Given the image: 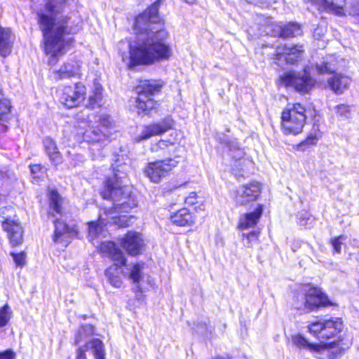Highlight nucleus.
<instances>
[{"mask_svg": "<svg viewBox=\"0 0 359 359\" xmlns=\"http://www.w3.org/2000/svg\"><path fill=\"white\" fill-rule=\"evenodd\" d=\"M151 25L133 24L135 39L129 44L130 69L168 60L172 55L168 32L165 29L151 28Z\"/></svg>", "mask_w": 359, "mask_h": 359, "instance_id": "1", "label": "nucleus"}, {"mask_svg": "<svg viewBox=\"0 0 359 359\" xmlns=\"http://www.w3.org/2000/svg\"><path fill=\"white\" fill-rule=\"evenodd\" d=\"M130 158L122 148L119 149L118 152L115 151L111 163L113 174L106 177L100 191L103 199L112 201L115 208L123 212H128L137 205L130 188L123 185V180L130 170Z\"/></svg>", "mask_w": 359, "mask_h": 359, "instance_id": "2", "label": "nucleus"}, {"mask_svg": "<svg viewBox=\"0 0 359 359\" xmlns=\"http://www.w3.org/2000/svg\"><path fill=\"white\" fill-rule=\"evenodd\" d=\"M46 54L56 57L67 53L75 43L73 35L77 33V25L40 24Z\"/></svg>", "mask_w": 359, "mask_h": 359, "instance_id": "3", "label": "nucleus"}, {"mask_svg": "<svg viewBox=\"0 0 359 359\" xmlns=\"http://www.w3.org/2000/svg\"><path fill=\"white\" fill-rule=\"evenodd\" d=\"M100 250L114 262V264L104 271L108 282L114 287H121L123 282L120 275L123 273L122 267L127 263L124 253L113 241L102 242L100 245Z\"/></svg>", "mask_w": 359, "mask_h": 359, "instance_id": "4", "label": "nucleus"}, {"mask_svg": "<svg viewBox=\"0 0 359 359\" xmlns=\"http://www.w3.org/2000/svg\"><path fill=\"white\" fill-rule=\"evenodd\" d=\"M307 110L300 103L293 104L282 112V130L285 135H297L303 130L307 118Z\"/></svg>", "mask_w": 359, "mask_h": 359, "instance_id": "5", "label": "nucleus"}, {"mask_svg": "<svg viewBox=\"0 0 359 359\" xmlns=\"http://www.w3.org/2000/svg\"><path fill=\"white\" fill-rule=\"evenodd\" d=\"M94 123L83 133V139L90 144L101 143L104 144L109 141L111 130L114 127V122L111 117L106 114L94 116Z\"/></svg>", "mask_w": 359, "mask_h": 359, "instance_id": "6", "label": "nucleus"}, {"mask_svg": "<svg viewBox=\"0 0 359 359\" xmlns=\"http://www.w3.org/2000/svg\"><path fill=\"white\" fill-rule=\"evenodd\" d=\"M280 81L286 87H292L299 93H309L316 83L315 79L311 77V67L305 66L302 71H289L280 76Z\"/></svg>", "mask_w": 359, "mask_h": 359, "instance_id": "7", "label": "nucleus"}, {"mask_svg": "<svg viewBox=\"0 0 359 359\" xmlns=\"http://www.w3.org/2000/svg\"><path fill=\"white\" fill-rule=\"evenodd\" d=\"M0 217L3 219L2 227L8 234L12 246H18L22 243V228L16 219L15 210L11 205L0 207Z\"/></svg>", "mask_w": 359, "mask_h": 359, "instance_id": "8", "label": "nucleus"}, {"mask_svg": "<svg viewBox=\"0 0 359 359\" xmlns=\"http://www.w3.org/2000/svg\"><path fill=\"white\" fill-rule=\"evenodd\" d=\"M86 96V88L81 82L73 86H65L61 90L59 101L67 109H72L80 105Z\"/></svg>", "mask_w": 359, "mask_h": 359, "instance_id": "9", "label": "nucleus"}, {"mask_svg": "<svg viewBox=\"0 0 359 359\" xmlns=\"http://www.w3.org/2000/svg\"><path fill=\"white\" fill-rule=\"evenodd\" d=\"M305 4H311L315 7L318 13L316 14L317 19L327 20V18L324 14H332L337 16H344L346 15L344 6L346 0H304Z\"/></svg>", "mask_w": 359, "mask_h": 359, "instance_id": "10", "label": "nucleus"}, {"mask_svg": "<svg viewBox=\"0 0 359 359\" xmlns=\"http://www.w3.org/2000/svg\"><path fill=\"white\" fill-rule=\"evenodd\" d=\"M316 69L320 74H333L332 76L328 79V84L330 89L336 94H341L348 88L351 83V79L341 74H336L335 69L327 62L317 64Z\"/></svg>", "mask_w": 359, "mask_h": 359, "instance_id": "11", "label": "nucleus"}, {"mask_svg": "<svg viewBox=\"0 0 359 359\" xmlns=\"http://www.w3.org/2000/svg\"><path fill=\"white\" fill-rule=\"evenodd\" d=\"M179 158L180 156H175L173 158H168L149 163L144 172L151 182L158 183L172 168L178 164L179 161L177 158Z\"/></svg>", "mask_w": 359, "mask_h": 359, "instance_id": "12", "label": "nucleus"}, {"mask_svg": "<svg viewBox=\"0 0 359 359\" xmlns=\"http://www.w3.org/2000/svg\"><path fill=\"white\" fill-rule=\"evenodd\" d=\"M304 51L302 45L278 47L273 54L274 62L280 68H283L285 65H294L302 58Z\"/></svg>", "mask_w": 359, "mask_h": 359, "instance_id": "13", "label": "nucleus"}, {"mask_svg": "<svg viewBox=\"0 0 359 359\" xmlns=\"http://www.w3.org/2000/svg\"><path fill=\"white\" fill-rule=\"evenodd\" d=\"M261 194V184L257 182L243 184L235 191L234 201L237 206H247L257 201Z\"/></svg>", "mask_w": 359, "mask_h": 359, "instance_id": "14", "label": "nucleus"}, {"mask_svg": "<svg viewBox=\"0 0 359 359\" xmlns=\"http://www.w3.org/2000/svg\"><path fill=\"white\" fill-rule=\"evenodd\" d=\"M120 245L131 256L142 254L145 246L142 233L134 231H128L121 238Z\"/></svg>", "mask_w": 359, "mask_h": 359, "instance_id": "15", "label": "nucleus"}, {"mask_svg": "<svg viewBox=\"0 0 359 359\" xmlns=\"http://www.w3.org/2000/svg\"><path fill=\"white\" fill-rule=\"evenodd\" d=\"M91 350L95 359H105V348L102 341L97 338H93L83 345L79 346L75 353V359H88L86 352Z\"/></svg>", "mask_w": 359, "mask_h": 359, "instance_id": "16", "label": "nucleus"}, {"mask_svg": "<svg viewBox=\"0 0 359 359\" xmlns=\"http://www.w3.org/2000/svg\"><path fill=\"white\" fill-rule=\"evenodd\" d=\"M172 126V120L170 117H166L159 122L145 126L141 133L136 137L135 140L140 142L153 136L161 135L171 129Z\"/></svg>", "mask_w": 359, "mask_h": 359, "instance_id": "17", "label": "nucleus"}, {"mask_svg": "<svg viewBox=\"0 0 359 359\" xmlns=\"http://www.w3.org/2000/svg\"><path fill=\"white\" fill-rule=\"evenodd\" d=\"M306 312L330 304L328 297L317 287L306 286Z\"/></svg>", "mask_w": 359, "mask_h": 359, "instance_id": "18", "label": "nucleus"}, {"mask_svg": "<svg viewBox=\"0 0 359 359\" xmlns=\"http://www.w3.org/2000/svg\"><path fill=\"white\" fill-rule=\"evenodd\" d=\"M13 107L11 99L4 93L3 88L0 86V135L8 130V123Z\"/></svg>", "mask_w": 359, "mask_h": 359, "instance_id": "19", "label": "nucleus"}, {"mask_svg": "<svg viewBox=\"0 0 359 359\" xmlns=\"http://www.w3.org/2000/svg\"><path fill=\"white\" fill-rule=\"evenodd\" d=\"M163 85V82L160 80H141L135 87V92L138 96L152 97L161 92Z\"/></svg>", "mask_w": 359, "mask_h": 359, "instance_id": "20", "label": "nucleus"}, {"mask_svg": "<svg viewBox=\"0 0 359 359\" xmlns=\"http://www.w3.org/2000/svg\"><path fill=\"white\" fill-rule=\"evenodd\" d=\"M61 8L50 3H46L43 8L37 11L39 22H61Z\"/></svg>", "mask_w": 359, "mask_h": 359, "instance_id": "21", "label": "nucleus"}, {"mask_svg": "<svg viewBox=\"0 0 359 359\" xmlns=\"http://www.w3.org/2000/svg\"><path fill=\"white\" fill-rule=\"evenodd\" d=\"M343 328V324L339 318H330L325 320L323 331L320 332V340H328L339 334Z\"/></svg>", "mask_w": 359, "mask_h": 359, "instance_id": "22", "label": "nucleus"}, {"mask_svg": "<svg viewBox=\"0 0 359 359\" xmlns=\"http://www.w3.org/2000/svg\"><path fill=\"white\" fill-rule=\"evenodd\" d=\"M218 141L228 149L229 155L236 161L243 158L245 156L244 149L236 138L222 135V137H219Z\"/></svg>", "mask_w": 359, "mask_h": 359, "instance_id": "23", "label": "nucleus"}, {"mask_svg": "<svg viewBox=\"0 0 359 359\" xmlns=\"http://www.w3.org/2000/svg\"><path fill=\"white\" fill-rule=\"evenodd\" d=\"M263 211V205L257 204V207L252 212H247L241 215L238 222V227L242 229L254 227L262 217Z\"/></svg>", "mask_w": 359, "mask_h": 359, "instance_id": "24", "label": "nucleus"}, {"mask_svg": "<svg viewBox=\"0 0 359 359\" xmlns=\"http://www.w3.org/2000/svg\"><path fill=\"white\" fill-rule=\"evenodd\" d=\"M13 43L14 36L11 29L0 25V55L8 57L12 52Z\"/></svg>", "mask_w": 359, "mask_h": 359, "instance_id": "25", "label": "nucleus"}, {"mask_svg": "<svg viewBox=\"0 0 359 359\" xmlns=\"http://www.w3.org/2000/svg\"><path fill=\"white\" fill-rule=\"evenodd\" d=\"M80 67L74 62L65 63L61 67L53 72L55 80L68 79L80 74Z\"/></svg>", "mask_w": 359, "mask_h": 359, "instance_id": "26", "label": "nucleus"}, {"mask_svg": "<svg viewBox=\"0 0 359 359\" xmlns=\"http://www.w3.org/2000/svg\"><path fill=\"white\" fill-rule=\"evenodd\" d=\"M43 146L49 160L55 165L62 162V155L59 151L55 141L50 137L46 136L43 139Z\"/></svg>", "mask_w": 359, "mask_h": 359, "instance_id": "27", "label": "nucleus"}, {"mask_svg": "<svg viewBox=\"0 0 359 359\" xmlns=\"http://www.w3.org/2000/svg\"><path fill=\"white\" fill-rule=\"evenodd\" d=\"M321 137L322 133L320 130V125L315 121L306 138L297 145V149L305 151L308 148L316 145Z\"/></svg>", "mask_w": 359, "mask_h": 359, "instance_id": "28", "label": "nucleus"}, {"mask_svg": "<svg viewBox=\"0 0 359 359\" xmlns=\"http://www.w3.org/2000/svg\"><path fill=\"white\" fill-rule=\"evenodd\" d=\"M170 222L178 226H191L194 223V219L187 208H182L170 215Z\"/></svg>", "mask_w": 359, "mask_h": 359, "instance_id": "29", "label": "nucleus"}, {"mask_svg": "<svg viewBox=\"0 0 359 359\" xmlns=\"http://www.w3.org/2000/svg\"><path fill=\"white\" fill-rule=\"evenodd\" d=\"M292 342L299 348L309 350L313 353H321L323 349L322 344L309 342L308 339L301 334L292 335Z\"/></svg>", "mask_w": 359, "mask_h": 359, "instance_id": "30", "label": "nucleus"}, {"mask_svg": "<svg viewBox=\"0 0 359 359\" xmlns=\"http://www.w3.org/2000/svg\"><path fill=\"white\" fill-rule=\"evenodd\" d=\"M102 91L103 88L102 85L95 79L92 88V93L89 95L88 101L86 104V107L90 109H94L96 107L101 106L102 100Z\"/></svg>", "mask_w": 359, "mask_h": 359, "instance_id": "31", "label": "nucleus"}, {"mask_svg": "<svg viewBox=\"0 0 359 359\" xmlns=\"http://www.w3.org/2000/svg\"><path fill=\"white\" fill-rule=\"evenodd\" d=\"M144 267V262H138L129 265L128 278L135 284L138 290H141L140 285L143 278L142 271Z\"/></svg>", "mask_w": 359, "mask_h": 359, "instance_id": "32", "label": "nucleus"}, {"mask_svg": "<svg viewBox=\"0 0 359 359\" xmlns=\"http://www.w3.org/2000/svg\"><path fill=\"white\" fill-rule=\"evenodd\" d=\"M158 5L157 2L153 4L148 9L140 14L135 22H158Z\"/></svg>", "mask_w": 359, "mask_h": 359, "instance_id": "33", "label": "nucleus"}, {"mask_svg": "<svg viewBox=\"0 0 359 359\" xmlns=\"http://www.w3.org/2000/svg\"><path fill=\"white\" fill-rule=\"evenodd\" d=\"M157 102L151 97L137 96L136 100V107L138 114L143 115L149 114L150 111L156 107Z\"/></svg>", "mask_w": 359, "mask_h": 359, "instance_id": "34", "label": "nucleus"}, {"mask_svg": "<svg viewBox=\"0 0 359 359\" xmlns=\"http://www.w3.org/2000/svg\"><path fill=\"white\" fill-rule=\"evenodd\" d=\"M95 327L90 324L82 325L74 335V344L79 346L81 342H86L87 338L93 335Z\"/></svg>", "mask_w": 359, "mask_h": 359, "instance_id": "35", "label": "nucleus"}, {"mask_svg": "<svg viewBox=\"0 0 359 359\" xmlns=\"http://www.w3.org/2000/svg\"><path fill=\"white\" fill-rule=\"evenodd\" d=\"M323 346V349L322 352L325 350L327 348H333L332 350L327 351V356L330 359H337L341 357V355L344 353L345 350H346L349 346L347 345L346 347H343L339 345V341H333L330 343H325L322 344Z\"/></svg>", "mask_w": 359, "mask_h": 359, "instance_id": "36", "label": "nucleus"}, {"mask_svg": "<svg viewBox=\"0 0 359 359\" xmlns=\"http://www.w3.org/2000/svg\"><path fill=\"white\" fill-rule=\"evenodd\" d=\"M292 306L297 310L306 312V286L297 292L292 297Z\"/></svg>", "mask_w": 359, "mask_h": 359, "instance_id": "37", "label": "nucleus"}, {"mask_svg": "<svg viewBox=\"0 0 359 359\" xmlns=\"http://www.w3.org/2000/svg\"><path fill=\"white\" fill-rule=\"evenodd\" d=\"M302 34L300 24H285L280 27L279 36L282 38L294 37Z\"/></svg>", "mask_w": 359, "mask_h": 359, "instance_id": "38", "label": "nucleus"}, {"mask_svg": "<svg viewBox=\"0 0 359 359\" xmlns=\"http://www.w3.org/2000/svg\"><path fill=\"white\" fill-rule=\"evenodd\" d=\"M88 239L90 241L96 239L102 233L104 227L103 220L99 218L97 221L88 222Z\"/></svg>", "mask_w": 359, "mask_h": 359, "instance_id": "39", "label": "nucleus"}, {"mask_svg": "<svg viewBox=\"0 0 359 359\" xmlns=\"http://www.w3.org/2000/svg\"><path fill=\"white\" fill-rule=\"evenodd\" d=\"M54 226L55 230L53 240L55 243L59 242V239L62 235L69 233L72 230V228L69 227L65 222L59 219H56L54 221Z\"/></svg>", "mask_w": 359, "mask_h": 359, "instance_id": "40", "label": "nucleus"}, {"mask_svg": "<svg viewBox=\"0 0 359 359\" xmlns=\"http://www.w3.org/2000/svg\"><path fill=\"white\" fill-rule=\"evenodd\" d=\"M49 205L56 214H61L62 197L56 190H51L49 194Z\"/></svg>", "mask_w": 359, "mask_h": 359, "instance_id": "41", "label": "nucleus"}, {"mask_svg": "<svg viewBox=\"0 0 359 359\" xmlns=\"http://www.w3.org/2000/svg\"><path fill=\"white\" fill-rule=\"evenodd\" d=\"M314 219L306 211H301L297 215V222L301 227L310 229L313 226Z\"/></svg>", "mask_w": 359, "mask_h": 359, "instance_id": "42", "label": "nucleus"}, {"mask_svg": "<svg viewBox=\"0 0 359 359\" xmlns=\"http://www.w3.org/2000/svg\"><path fill=\"white\" fill-rule=\"evenodd\" d=\"M259 231H252L248 233L243 234V243L245 247L252 248L258 241Z\"/></svg>", "mask_w": 359, "mask_h": 359, "instance_id": "43", "label": "nucleus"}, {"mask_svg": "<svg viewBox=\"0 0 359 359\" xmlns=\"http://www.w3.org/2000/svg\"><path fill=\"white\" fill-rule=\"evenodd\" d=\"M12 311L8 304H5L0 308V328L8 325L11 318Z\"/></svg>", "mask_w": 359, "mask_h": 359, "instance_id": "44", "label": "nucleus"}, {"mask_svg": "<svg viewBox=\"0 0 359 359\" xmlns=\"http://www.w3.org/2000/svg\"><path fill=\"white\" fill-rule=\"evenodd\" d=\"M324 324L325 320L311 323L308 326L309 332L320 340V332L323 331Z\"/></svg>", "mask_w": 359, "mask_h": 359, "instance_id": "45", "label": "nucleus"}, {"mask_svg": "<svg viewBox=\"0 0 359 359\" xmlns=\"http://www.w3.org/2000/svg\"><path fill=\"white\" fill-rule=\"evenodd\" d=\"M32 176L35 180H40L46 172V168L41 164H34L29 165Z\"/></svg>", "mask_w": 359, "mask_h": 359, "instance_id": "46", "label": "nucleus"}, {"mask_svg": "<svg viewBox=\"0 0 359 359\" xmlns=\"http://www.w3.org/2000/svg\"><path fill=\"white\" fill-rule=\"evenodd\" d=\"M346 239V236L344 235H340L337 237L332 238L330 239V243L333 248L334 252L336 253H341V245L343 241Z\"/></svg>", "mask_w": 359, "mask_h": 359, "instance_id": "47", "label": "nucleus"}, {"mask_svg": "<svg viewBox=\"0 0 359 359\" xmlns=\"http://www.w3.org/2000/svg\"><path fill=\"white\" fill-rule=\"evenodd\" d=\"M336 113L341 119H347L351 114L350 107L344 104H339L336 107Z\"/></svg>", "mask_w": 359, "mask_h": 359, "instance_id": "48", "label": "nucleus"}, {"mask_svg": "<svg viewBox=\"0 0 359 359\" xmlns=\"http://www.w3.org/2000/svg\"><path fill=\"white\" fill-rule=\"evenodd\" d=\"M327 32L326 24H317L316 27L313 29V37L316 39H320Z\"/></svg>", "mask_w": 359, "mask_h": 359, "instance_id": "49", "label": "nucleus"}, {"mask_svg": "<svg viewBox=\"0 0 359 359\" xmlns=\"http://www.w3.org/2000/svg\"><path fill=\"white\" fill-rule=\"evenodd\" d=\"M13 261L17 266H23L25 264V254L22 252L20 253L11 252Z\"/></svg>", "mask_w": 359, "mask_h": 359, "instance_id": "50", "label": "nucleus"}, {"mask_svg": "<svg viewBox=\"0 0 359 359\" xmlns=\"http://www.w3.org/2000/svg\"><path fill=\"white\" fill-rule=\"evenodd\" d=\"M196 332L199 333L203 336H207L208 332H211V330H208V325L205 323L200 322L197 325V327L196 328Z\"/></svg>", "mask_w": 359, "mask_h": 359, "instance_id": "51", "label": "nucleus"}, {"mask_svg": "<svg viewBox=\"0 0 359 359\" xmlns=\"http://www.w3.org/2000/svg\"><path fill=\"white\" fill-rule=\"evenodd\" d=\"M15 353L10 349L0 352V359H15Z\"/></svg>", "mask_w": 359, "mask_h": 359, "instance_id": "52", "label": "nucleus"}, {"mask_svg": "<svg viewBox=\"0 0 359 359\" xmlns=\"http://www.w3.org/2000/svg\"><path fill=\"white\" fill-rule=\"evenodd\" d=\"M255 4L263 8L272 6L273 3H276L277 0H253Z\"/></svg>", "mask_w": 359, "mask_h": 359, "instance_id": "53", "label": "nucleus"}, {"mask_svg": "<svg viewBox=\"0 0 359 359\" xmlns=\"http://www.w3.org/2000/svg\"><path fill=\"white\" fill-rule=\"evenodd\" d=\"M196 196V193H194V192L191 193L189 196H188L186 198L185 203L187 204H191V205L194 204L196 203L195 202Z\"/></svg>", "mask_w": 359, "mask_h": 359, "instance_id": "54", "label": "nucleus"}, {"mask_svg": "<svg viewBox=\"0 0 359 359\" xmlns=\"http://www.w3.org/2000/svg\"><path fill=\"white\" fill-rule=\"evenodd\" d=\"M126 222V219L125 216L119 217L117 219H116V220L114 221V223L120 224V225H121V226L127 225Z\"/></svg>", "mask_w": 359, "mask_h": 359, "instance_id": "55", "label": "nucleus"}, {"mask_svg": "<svg viewBox=\"0 0 359 359\" xmlns=\"http://www.w3.org/2000/svg\"><path fill=\"white\" fill-rule=\"evenodd\" d=\"M350 15L359 16V4L354 5L352 10L349 12Z\"/></svg>", "mask_w": 359, "mask_h": 359, "instance_id": "56", "label": "nucleus"}, {"mask_svg": "<svg viewBox=\"0 0 359 359\" xmlns=\"http://www.w3.org/2000/svg\"><path fill=\"white\" fill-rule=\"evenodd\" d=\"M167 144H166V142L163 140H161L156 145V147L158 148H160V149H164L165 147H166Z\"/></svg>", "mask_w": 359, "mask_h": 359, "instance_id": "57", "label": "nucleus"}, {"mask_svg": "<svg viewBox=\"0 0 359 359\" xmlns=\"http://www.w3.org/2000/svg\"><path fill=\"white\" fill-rule=\"evenodd\" d=\"M197 0H185V1L189 4H194L196 2Z\"/></svg>", "mask_w": 359, "mask_h": 359, "instance_id": "58", "label": "nucleus"}, {"mask_svg": "<svg viewBox=\"0 0 359 359\" xmlns=\"http://www.w3.org/2000/svg\"><path fill=\"white\" fill-rule=\"evenodd\" d=\"M213 359H230V358L229 357L219 356V357H216Z\"/></svg>", "mask_w": 359, "mask_h": 359, "instance_id": "59", "label": "nucleus"}, {"mask_svg": "<svg viewBox=\"0 0 359 359\" xmlns=\"http://www.w3.org/2000/svg\"><path fill=\"white\" fill-rule=\"evenodd\" d=\"M82 318H83V319H86V316H85V315H84V316H82Z\"/></svg>", "mask_w": 359, "mask_h": 359, "instance_id": "60", "label": "nucleus"}]
</instances>
